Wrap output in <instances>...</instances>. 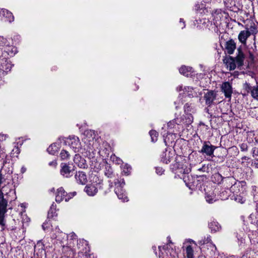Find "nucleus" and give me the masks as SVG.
I'll use <instances>...</instances> for the list:
<instances>
[{"instance_id": "nucleus-35", "label": "nucleus", "mask_w": 258, "mask_h": 258, "mask_svg": "<svg viewBox=\"0 0 258 258\" xmlns=\"http://www.w3.org/2000/svg\"><path fill=\"white\" fill-rule=\"evenodd\" d=\"M19 141L17 143V145H15L14 146V148H13V149L12 150V151L11 152V155L13 157H17L18 155L20 153V150L19 149L18 144L20 143L19 146H21L23 144V141L22 140L21 141L20 138L19 139Z\"/></svg>"}, {"instance_id": "nucleus-39", "label": "nucleus", "mask_w": 258, "mask_h": 258, "mask_svg": "<svg viewBox=\"0 0 258 258\" xmlns=\"http://www.w3.org/2000/svg\"><path fill=\"white\" fill-rule=\"evenodd\" d=\"M104 174L108 178L113 177V170L111 166L107 164L105 165Z\"/></svg>"}, {"instance_id": "nucleus-48", "label": "nucleus", "mask_w": 258, "mask_h": 258, "mask_svg": "<svg viewBox=\"0 0 258 258\" xmlns=\"http://www.w3.org/2000/svg\"><path fill=\"white\" fill-rule=\"evenodd\" d=\"M206 6H204V4H202L201 7L197 10L198 13L206 14L209 12L208 7H205Z\"/></svg>"}, {"instance_id": "nucleus-46", "label": "nucleus", "mask_w": 258, "mask_h": 258, "mask_svg": "<svg viewBox=\"0 0 258 258\" xmlns=\"http://www.w3.org/2000/svg\"><path fill=\"white\" fill-rule=\"evenodd\" d=\"M224 4L227 8L232 10L233 7L235 6V3L234 0H225Z\"/></svg>"}, {"instance_id": "nucleus-33", "label": "nucleus", "mask_w": 258, "mask_h": 258, "mask_svg": "<svg viewBox=\"0 0 258 258\" xmlns=\"http://www.w3.org/2000/svg\"><path fill=\"white\" fill-rule=\"evenodd\" d=\"M59 148V144L55 143L52 144L50 146H49V147L47 148V150L49 154L51 155H55L56 153H57Z\"/></svg>"}, {"instance_id": "nucleus-15", "label": "nucleus", "mask_w": 258, "mask_h": 258, "mask_svg": "<svg viewBox=\"0 0 258 258\" xmlns=\"http://www.w3.org/2000/svg\"><path fill=\"white\" fill-rule=\"evenodd\" d=\"M217 191L211 189L206 191L205 199L207 202L209 204L213 203L214 202L219 200L218 196L216 195Z\"/></svg>"}, {"instance_id": "nucleus-9", "label": "nucleus", "mask_w": 258, "mask_h": 258, "mask_svg": "<svg viewBox=\"0 0 258 258\" xmlns=\"http://www.w3.org/2000/svg\"><path fill=\"white\" fill-rule=\"evenodd\" d=\"M193 245H197V244L190 239L186 240L183 243V248L185 250L187 258H194Z\"/></svg>"}, {"instance_id": "nucleus-64", "label": "nucleus", "mask_w": 258, "mask_h": 258, "mask_svg": "<svg viewBox=\"0 0 258 258\" xmlns=\"http://www.w3.org/2000/svg\"><path fill=\"white\" fill-rule=\"evenodd\" d=\"M213 0H203V2L206 4L211 3L213 2Z\"/></svg>"}, {"instance_id": "nucleus-56", "label": "nucleus", "mask_w": 258, "mask_h": 258, "mask_svg": "<svg viewBox=\"0 0 258 258\" xmlns=\"http://www.w3.org/2000/svg\"><path fill=\"white\" fill-rule=\"evenodd\" d=\"M164 169L162 167H157L156 168V172L158 175H162L164 173Z\"/></svg>"}, {"instance_id": "nucleus-42", "label": "nucleus", "mask_w": 258, "mask_h": 258, "mask_svg": "<svg viewBox=\"0 0 258 258\" xmlns=\"http://www.w3.org/2000/svg\"><path fill=\"white\" fill-rule=\"evenodd\" d=\"M178 118L177 117H176L174 120H172L171 121H170L167 124V126L169 128H176L177 125H183L184 124V123H178L176 121V119Z\"/></svg>"}, {"instance_id": "nucleus-17", "label": "nucleus", "mask_w": 258, "mask_h": 258, "mask_svg": "<svg viewBox=\"0 0 258 258\" xmlns=\"http://www.w3.org/2000/svg\"><path fill=\"white\" fill-rule=\"evenodd\" d=\"M194 25L199 29H206L209 28V26L211 25V23L209 20L204 18L196 20Z\"/></svg>"}, {"instance_id": "nucleus-31", "label": "nucleus", "mask_w": 258, "mask_h": 258, "mask_svg": "<svg viewBox=\"0 0 258 258\" xmlns=\"http://www.w3.org/2000/svg\"><path fill=\"white\" fill-rule=\"evenodd\" d=\"M175 137L176 135L175 134L168 133L166 137L163 135L164 142L166 145H170V144L174 141Z\"/></svg>"}, {"instance_id": "nucleus-49", "label": "nucleus", "mask_w": 258, "mask_h": 258, "mask_svg": "<svg viewBox=\"0 0 258 258\" xmlns=\"http://www.w3.org/2000/svg\"><path fill=\"white\" fill-rule=\"evenodd\" d=\"M186 184L190 189H191L194 188H198L200 189L201 188V186L198 185V184L196 183V181H194L191 184H190V183H186Z\"/></svg>"}, {"instance_id": "nucleus-20", "label": "nucleus", "mask_w": 258, "mask_h": 258, "mask_svg": "<svg viewBox=\"0 0 258 258\" xmlns=\"http://www.w3.org/2000/svg\"><path fill=\"white\" fill-rule=\"evenodd\" d=\"M60 167V173L63 177L69 178L72 175L71 167L66 163H61Z\"/></svg>"}, {"instance_id": "nucleus-34", "label": "nucleus", "mask_w": 258, "mask_h": 258, "mask_svg": "<svg viewBox=\"0 0 258 258\" xmlns=\"http://www.w3.org/2000/svg\"><path fill=\"white\" fill-rule=\"evenodd\" d=\"M245 30L248 34L250 36L251 35H255L257 33V30L255 24L253 23H251L250 25L248 27L247 25L246 26Z\"/></svg>"}, {"instance_id": "nucleus-19", "label": "nucleus", "mask_w": 258, "mask_h": 258, "mask_svg": "<svg viewBox=\"0 0 258 258\" xmlns=\"http://www.w3.org/2000/svg\"><path fill=\"white\" fill-rule=\"evenodd\" d=\"M12 68V64L6 59L4 58L0 60V71L3 73L10 72Z\"/></svg>"}, {"instance_id": "nucleus-41", "label": "nucleus", "mask_w": 258, "mask_h": 258, "mask_svg": "<svg viewBox=\"0 0 258 258\" xmlns=\"http://www.w3.org/2000/svg\"><path fill=\"white\" fill-rule=\"evenodd\" d=\"M232 198L235 201L240 204H243L245 201V199L240 194L239 195L234 194Z\"/></svg>"}, {"instance_id": "nucleus-51", "label": "nucleus", "mask_w": 258, "mask_h": 258, "mask_svg": "<svg viewBox=\"0 0 258 258\" xmlns=\"http://www.w3.org/2000/svg\"><path fill=\"white\" fill-rule=\"evenodd\" d=\"M77 194V192L76 191H73L70 192L69 194H67L66 192V198H65V201L68 202L71 199L73 198L74 197H75Z\"/></svg>"}, {"instance_id": "nucleus-62", "label": "nucleus", "mask_w": 258, "mask_h": 258, "mask_svg": "<svg viewBox=\"0 0 258 258\" xmlns=\"http://www.w3.org/2000/svg\"><path fill=\"white\" fill-rule=\"evenodd\" d=\"M7 138V136L6 135L1 134L0 135V142L5 141Z\"/></svg>"}, {"instance_id": "nucleus-38", "label": "nucleus", "mask_w": 258, "mask_h": 258, "mask_svg": "<svg viewBox=\"0 0 258 258\" xmlns=\"http://www.w3.org/2000/svg\"><path fill=\"white\" fill-rule=\"evenodd\" d=\"M5 210H2L0 211V229L1 230L5 229L6 227V222L5 221Z\"/></svg>"}, {"instance_id": "nucleus-47", "label": "nucleus", "mask_w": 258, "mask_h": 258, "mask_svg": "<svg viewBox=\"0 0 258 258\" xmlns=\"http://www.w3.org/2000/svg\"><path fill=\"white\" fill-rule=\"evenodd\" d=\"M60 157L62 160H66L69 158L70 154L67 151L62 150L60 153Z\"/></svg>"}, {"instance_id": "nucleus-37", "label": "nucleus", "mask_w": 258, "mask_h": 258, "mask_svg": "<svg viewBox=\"0 0 258 258\" xmlns=\"http://www.w3.org/2000/svg\"><path fill=\"white\" fill-rule=\"evenodd\" d=\"M230 190L228 189L222 190L219 193L218 196L219 200H225L228 199L229 196Z\"/></svg>"}, {"instance_id": "nucleus-10", "label": "nucleus", "mask_w": 258, "mask_h": 258, "mask_svg": "<svg viewBox=\"0 0 258 258\" xmlns=\"http://www.w3.org/2000/svg\"><path fill=\"white\" fill-rule=\"evenodd\" d=\"M159 249L163 258H175L177 256L175 250L173 248L168 249V245L163 247L159 246Z\"/></svg>"}, {"instance_id": "nucleus-11", "label": "nucleus", "mask_w": 258, "mask_h": 258, "mask_svg": "<svg viewBox=\"0 0 258 258\" xmlns=\"http://www.w3.org/2000/svg\"><path fill=\"white\" fill-rule=\"evenodd\" d=\"M246 183L244 181L235 182L230 187L229 190L234 194H243L245 191Z\"/></svg>"}, {"instance_id": "nucleus-44", "label": "nucleus", "mask_w": 258, "mask_h": 258, "mask_svg": "<svg viewBox=\"0 0 258 258\" xmlns=\"http://www.w3.org/2000/svg\"><path fill=\"white\" fill-rule=\"evenodd\" d=\"M251 95L253 98L258 100V85L252 87L251 90Z\"/></svg>"}, {"instance_id": "nucleus-27", "label": "nucleus", "mask_w": 258, "mask_h": 258, "mask_svg": "<svg viewBox=\"0 0 258 258\" xmlns=\"http://www.w3.org/2000/svg\"><path fill=\"white\" fill-rule=\"evenodd\" d=\"M225 47L228 53L231 54L236 48V44L234 40L231 39L226 42Z\"/></svg>"}, {"instance_id": "nucleus-25", "label": "nucleus", "mask_w": 258, "mask_h": 258, "mask_svg": "<svg viewBox=\"0 0 258 258\" xmlns=\"http://www.w3.org/2000/svg\"><path fill=\"white\" fill-rule=\"evenodd\" d=\"M66 191L64 189L60 187L57 189L55 196V201L57 203H60L66 198Z\"/></svg>"}, {"instance_id": "nucleus-3", "label": "nucleus", "mask_w": 258, "mask_h": 258, "mask_svg": "<svg viewBox=\"0 0 258 258\" xmlns=\"http://www.w3.org/2000/svg\"><path fill=\"white\" fill-rule=\"evenodd\" d=\"M184 115L182 117L177 118L176 121L178 123H184L187 125L190 124L193 121L192 113L195 112V109L191 104L186 103L184 106Z\"/></svg>"}, {"instance_id": "nucleus-26", "label": "nucleus", "mask_w": 258, "mask_h": 258, "mask_svg": "<svg viewBox=\"0 0 258 258\" xmlns=\"http://www.w3.org/2000/svg\"><path fill=\"white\" fill-rule=\"evenodd\" d=\"M4 47V51L10 56H13L17 52V48L13 45L6 44Z\"/></svg>"}, {"instance_id": "nucleus-14", "label": "nucleus", "mask_w": 258, "mask_h": 258, "mask_svg": "<svg viewBox=\"0 0 258 258\" xmlns=\"http://www.w3.org/2000/svg\"><path fill=\"white\" fill-rule=\"evenodd\" d=\"M222 92L224 94L226 98L230 99L232 94V85L229 82H223L221 86Z\"/></svg>"}, {"instance_id": "nucleus-30", "label": "nucleus", "mask_w": 258, "mask_h": 258, "mask_svg": "<svg viewBox=\"0 0 258 258\" xmlns=\"http://www.w3.org/2000/svg\"><path fill=\"white\" fill-rule=\"evenodd\" d=\"M249 36L250 35L245 30H243L239 33L238 38L242 44L245 45L246 44V40Z\"/></svg>"}, {"instance_id": "nucleus-28", "label": "nucleus", "mask_w": 258, "mask_h": 258, "mask_svg": "<svg viewBox=\"0 0 258 258\" xmlns=\"http://www.w3.org/2000/svg\"><path fill=\"white\" fill-rule=\"evenodd\" d=\"M64 243V242L63 243H61L62 251L64 253L68 254L69 252L73 251L74 244H73V243H72L71 241H70L69 243L67 242L66 244Z\"/></svg>"}, {"instance_id": "nucleus-7", "label": "nucleus", "mask_w": 258, "mask_h": 258, "mask_svg": "<svg viewBox=\"0 0 258 258\" xmlns=\"http://www.w3.org/2000/svg\"><path fill=\"white\" fill-rule=\"evenodd\" d=\"M179 159H177L178 161L173 165L172 169L175 170V173L187 174L190 171V168L188 167V163L184 159L180 157Z\"/></svg>"}, {"instance_id": "nucleus-8", "label": "nucleus", "mask_w": 258, "mask_h": 258, "mask_svg": "<svg viewBox=\"0 0 258 258\" xmlns=\"http://www.w3.org/2000/svg\"><path fill=\"white\" fill-rule=\"evenodd\" d=\"M64 142L66 144L68 145L75 153L79 152L81 149L82 146L78 137L70 136L66 139Z\"/></svg>"}, {"instance_id": "nucleus-43", "label": "nucleus", "mask_w": 258, "mask_h": 258, "mask_svg": "<svg viewBox=\"0 0 258 258\" xmlns=\"http://www.w3.org/2000/svg\"><path fill=\"white\" fill-rule=\"evenodd\" d=\"M247 141L248 143H252L254 145L257 144L258 143V139L256 137H254V134H250L248 135Z\"/></svg>"}, {"instance_id": "nucleus-16", "label": "nucleus", "mask_w": 258, "mask_h": 258, "mask_svg": "<svg viewBox=\"0 0 258 258\" xmlns=\"http://www.w3.org/2000/svg\"><path fill=\"white\" fill-rule=\"evenodd\" d=\"M204 97L205 100L206 104L210 106L216 99L217 97V93L214 91H208L205 94Z\"/></svg>"}, {"instance_id": "nucleus-52", "label": "nucleus", "mask_w": 258, "mask_h": 258, "mask_svg": "<svg viewBox=\"0 0 258 258\" xmlns=\"http://www.w3.org/2000/svg\"><path fill=\"white\" fill-rule=\"evenodd\" d=\"M205 243H209V246L212 247L213 248H214L215 250H216V246L211 242V239L210 238V237H207L206 240L203 242V244Z\"/></svg>"}, {"instance_id": "nucleus-53", "label": "nucleus", "mask_w": 258, "mask_h": 258, "mask_svg": "<svg viewBox=\"0 0 258 258\" xmlns=\"http://www.w3.org/2000/svg\"><path fill=\"white\" fill-rule=\"evenodd\" d=\"M111 160L117 164H120L122 163V160L115 155L111 156Z\"/></svg>"}, {"instance_id": "nucleus-36", "label": "nucleus", "mask_w": 258, "mask_h": 258, "mask_svg": "<svg viewBox=\"0 0 258 258\" xmlns=\"http://www.w3.org/2000/svg\"><path fill=\"white\" fill-rule=\"evenodd\" d=\"M7 200L4 197V194L2 190H0V209L5 210L7 206Z\"/></svg>"}, {"instance_id": "nucleus-54", "label": "nucleus", "mask_w": 258, "mask_h": 258, "mask_svg": "<svg viewBox=\"0 0 258 258\" xmlns=\"http://www.w3.org/2000/svg\"><path fill=\"white\" fill-rule=\"evenodd\" d=\"M7 42L6 38L0 36V46H4Z\"/></svg>"}, {"instance_id": "nucleus-5", "label": "nucleus", "mask_w": 258, "mask_h": 258, "mask_svg": "<svg viewBox=\"0 0 258 258\" xmlns=\"http://www.w3.org/2000/svg\"><path fill=\"white\" fill-rule=\"evenodd\" d=\"M114 192L118 198L123 202L128 201L126 191L123 188L125 185V181L123 179H116L114 181Z\"/></svg>"}, {"instance_id": "nucleus-63", "label": "nucleus", "mask_w": 258, "mask_h": 258, "mask_svg": "<svg viewBox=\"0 0 258 258\" xmlns=\"http://www.w3.org/2000/svg\"><path fill=\"white\" fill-rule=\"evenodd\" d=\"M252 164L256 168H258V159H255Z\"/></svg>"}, {"instance_id": "nucleus-40", "label": "nucleus", "mask_w": 258, "mask_h": 258, "mask_svg": "<svg viewBox=\"0 0 258 258\" xmlns=\"http://www.w3.org/2000/svg\"><path fill=\"white\" fill-rule=\"evenodd\" d=\"M122 170V173L125 175H128L130 174L132 170L131 167L125 164L124 165H122L121 167Z\"/></svg>"}, {"instance_id": "nucleus-61", "label": "nucleus", "mask_w": 258, "mask_h": 258, "mask_svg": "<svg viewBox=\"0 0 258 258\" xmlns=\"http://www.w3.org/2000/svg\"><path fill=\"white\" fill-rule=\"evenodd\" d=\"M179 25L181 29H183L185 27V22L181 18L180 19Z\"/></svg>"}, {"instance_id": "nucleus-4", "label": "nucleus", "mask_w": 258, "mask_h": 258, "mask_svg": "<svg viewBox=\"0 0 258 258\" xmlns=\"http://www.w3.org/2000/svg\"><path fill=\"white\" fill-rule=\"evenodd\" d=\"M176 90L178 92L182 91V93L179 94V99L174 102L175 105V108L177 109L180 107L183 103V101L181 100L180 98L182 96V97L187 96L189 98L197 96L196 91L192 87H184L183 88L182 86H179L177 87Z\"/></svg>"}, {"instance_id": "nucleus-18", "label": "nucleus", "mask_w": 258, "mask_h": 258, "mask_svg": "<svg viewBox=\"0 0 258 258\" xmlns=\"http://www.w3.org/2000/svg\"><path fill=\"white\" fill-rule=\"evenodd\" d=\"M0 18L5 19V21L12 22L14 20V17L13 14L8 10L4 9H0Z\"/></svg>"}, {"instance_id": "nucleus-32", "label": "nucleus", "mask_w": 258, "mask_h": 258, "mask_svg": "<svg viewBox=\"0 0 258 258\" xmlns=\"http://www.w3.org/2000/svg\"><path fill=\"white\" fill-rule=\"evenodd\" d=\"M209 227L213 232L219 231L221 229V225L219 223L214 220H213L209 223Z\"/></svg>"}, {"instance_id": "nucleus-59", "label": "nucleus", "mask_w": 258, "mask_h": 258, "mask_svg": "<svg viewBox=\"0 0 258 258\" xmlns=\"http://www.w3.org/2000/svg\"><path fill=\"white\" fill-rule=\"evenodd\" d=\"M55 205H54V204H53L51 207H50V209L48 212V214H50V213L52 214V216H53V213H55Z\"/></svg>"}, {"instance_id": "nucleus-22", "label": "nucleus", "mask_w": 258, "mask_h": 258, "mask_svg": "<svg viewBox=\"0 0 258 258\" xmlns=\"http://www.w3.org/2000/svg\"><path fill=\"white\" fill-rule=\"evenodd\" d=\"M75 177L76 181L79 184L84 185L87 182V175L83 171L77 172L75 175Z\"/></svg>"}, {"instance_id": "nucleus-6", "label": "nucleus", "mask_w": 258, "mask_h": 258, "mask_svg": "<svg viewBox=\"0 0 258 258\" xmlns=\"http://www.w3.org/2000/svg\"><path fill=\"white\" fill-rule=\"evenodd\" d=\"M244 56L242 53L239 52V55L236 57V59L231 57L226 58L224 60V62L227 68L230 71L234 70L237 64L238 66H241L243 64Z\"/></svg>"}, {"instance_id": "nucleus-60", "label": "nucleus", "mask_w": 258, "mask_h": 258, "mask_svg": "<svg viewBox=\"0 0 258 258\" xmlns=\"http://www.w3.org/2000/svg\"><path fill=\"white\" fill-rule=\"evenodd\" d=\"M57 165L56 160H54L52 161H51L49 163V165L52 166L54 168H55Z\"/></svg>"}, {"instance_id": "nucleus-55", "label": "nucleus", "mask_w": 258, "mask_h": 258, "mask_svg": "<svg viewBox=\"0 0 258 258\" xmlns=\"http://www.w3.org/2000/svg\"><path fill=\"white\" fill-rule=\"evenodd\" d=\"M239 146L242 151H246L248 150V146L245 143H242L240 144Z\"/></svg>"}, {"instance_id": "nucleus-21", "label": "nucleus", "mask_w": 258, "mask_h": 258, "mask_svg": "<svg viewBox=\"0 0 258 258\" xmlns=\"http://www.w3.org/2000/svg\"><path fill=\"white\" fill-rule=\"evenodd\" d=\"M99 189L96 186L90 183L85 186L84 191L89 196L93 197L96 195Z\"/></svg>"}, {"instance_id": "nucleus-2", "label": "nucleus", "mask_w": 258, "mask_h": 258, "mask_svg": "<svg viewBox=\"0 0 258 258\" xmlns=\"http://www.w3.org/2000/svg\"><path fill=\"white\" fill-rule=\"evenodd\" d=\"M97 136L94 131H86L84 134L83 142L86 145V149L89 152L98 146Z\"/></svg>"}, {"instance_id": "nucleus-45", "label": "nucleus", "mask_w": 258, "mask_h": 258, "mask_svg": "<svg viewBox=\"0 0 258 258\" xmlns=\"http://www.w3.org/2000/svg\"><path fill=\"white\" fill-rule=\"evenodd\" d=\"M149 134L151 137L152 142H156L158 139V133L155 130H152L150 132Z\"/></svg>"}, {"instance_id": "nucleus-1", "label": "nucleus", "mask_w": 258, "mask_h": 258, "mask_svg": "<svg viewBox=\"0 0 258 258\" xmlns=\"http://www.w3.org/2000/svg\"><path fill=\"white\" fill-rule=\"evenodd\" d=\"M51 237L53 239H56L60 241V243H63V240L67 239V242L71 241L75 244V242L77 241V236L74 232H72L69 235L60 231L58 226H56L55 229L52 231Z\"/></svg>"}, {"instance_id": "nucleus-57", "label": "nucleus", "mask_w": 258, "mask_h": 258, "mask_svg": "<svg viewBox=\"0 0 258 258\" xmlns=\"http://www.w3.org/2000/svg\"><path fill=\"white\" fill-rule=\"evenodd\" d=\"M251 153L253 157L258 156V149L256 147H254L252 149Z\"/></svg>"}, {"instance_id": "nucleus-12", "label": "nucleus", "mask_w": 258, "mask_h": 258, "mask_svg": "<svg viewBox=\"0 0 258 258\" xmlns=\"http://www.w3.org/2000/svg\"><path fill=\"white\" fill-rule=\"evenodd\" d=\"M89 181L90 183L96 186L99 189H101L103 187V178L97 173H92L90 176Z\"/></svg>"}, {"instance_id": "nucleus-23", "label": "nucleus", "mask_w": 258, "mask_h": 258, "mask_svg": "<svg viewBox=\"0 0 258 258\" xmlns=\"http://www.w3.org/2000/svg\"><path fill=\"white\" fill-rule=\"evenodd\" d=\"M74 162L76 165L81 168H85L87 166L86 160L79 154L75 155Z\"/></svg>"}, {"instance_id": "nucleus-29", "label": "nucleus", "mask_w": 258, "mask_h": 258, "mask_svg": "<svg viewBox=\"0 0 258 258\" xmlns=\"http://www.w3.org/2000/svg\"><path fill=\"white\" fill-rule=\"evenodd\" d=\"M179 73L186 77H188L192 75L193 73L192 68L191 67H188L186 66H182L179 69Z\"/></svg>"}, {"instance_id": "nucleus-24", "label": "nucleus", "mask_w": 258, "mask_h": 258, "mask_svg": "<svg viewBox=\"0 0 258 258\" xmlns=\"http://www.w3.org/2000/svg\"><path fill=\"white\" fill-rule=\"evenodd\" d=\"M216 147L212 145H209L206 143L204 144L201 149V152L205 153L208 156H212Z\"/></svg>"}, {"instance_id": "nucleus-13", "label": "nucleus", "mask_w": 258, "mask_h": 258, "mask_svg": "<svg viewBox=\"0 0 258 258\" xmlns=\"http://www.w3.org/2000/svg\"><path fill=\"white\" fill-rule=\"evenodd\" d=\"M175 156V152L171 148H167L161 155V161L164 163L168 164Z\"/></svg>"}, {"instance_id": "nucleus-50", "label": "nucleus", "mask_w": 258, "mask_h": 258, "mask_svg": "<svg viewBox=\"0 0 258 258\" xmlns=\"http://www.w3.org/2000/svg\"><path fill=\"white\" fill-rule=\"evenodd\" d=\"M213 178H214L215 179H217V180H215V182L217 183L218 184L220 183L222 180V175L218 173L214 174L213 175Z\"/></svg>"}, {"instance_id": "nucleus-58", "label": "nucleus", "mask_w": 258, "mask_h": 258, "mask_svg": "<svg viewBox=\"0 0 258 258\" xmlns=\"http://www.w3.org/2000/svg\"><path fill=\"white\" fill-rule=\"evenodd\" d=\"M50 224L48 222L44 223L42 225V228L44 230H46L50 228Z\"/></svg>"}]
</instances>
